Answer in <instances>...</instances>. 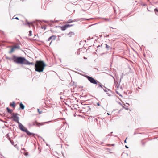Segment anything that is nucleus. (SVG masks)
<instances>
[{"label": "nucleus", "mask_w": 158, "mask_h": 158, "mask_svg": "<svg viewBox=\"0 0 158 158\" xmlns=\"http://www.w3.org/2000/svg\"><path fill=\"white\" fill-rule=\"evenodd\" d=\"M18 114L16 113H13L11 118H13V120L17 122L19 124V129L21 131L26 133L28 135L30 136L32 133L29 132L27 129L24 127L23 125L19 122V117L17 116Z\"/></svg>", "instance_id": "f257e3e1"}, {"label": "nucleus", "mask_w": 158, "mask_h": 158, "mask_svg": "<svg viewBox=\"0 0 158 158\" xmlns=\"http://www.w3.org/2000/svg\"><path fill=\"white\" fill-rule=\"evenodd\" d=\"M45 64L42 61H36L35 64L36 71L40 73L43 71Z\"/></svg>", "instance_id": "f03ea898"}, {"label": "nucleus", "mask_w": 158, "mask_h": 158, "mask_svg": "<svg viewBox=\"0 0 158 158\" xmlns=\"http://www.w3.org/2000/svg\"><path fill=\"white\" fill-rule=\"evenodd\" d=\"M13 59L14 62L17 64H24L27 60L24 57H17L15 55L13 56Z\"/></svg>", "instance_id": "7ed1b4c3"}, {"label": "nucleus", "mask_w": 158, "mask_h": 158, "mask_svg": "<svg viewBox=\"0 0 158 158\" xmlns=\"http://www.w3.org/2000/svg\"><path fill=\"white\" fill-rule=\"evenodd\" d=\"M86 77L91 83L94 84H97L99 82L98 81L90 76H86Z\"/></svg>", "instance_id": "20e7f679"}, {"label": "nucleus", "mask_w": 158, "mask_h": 158, "mask_svg": "<svg viewBox=\"0 0 158 158\" xmlns=\"http://www.w3.org/2000/svg\"><path fill=\"white\" fill-rule=\"evenodd\" d=\"M20 48V47L19 45H15L13 46L11 49L10 51L9 52V53L11 54L15 50L18 49H19Z\"/></svg>", "instance_id": "39448f33"}, {"label": "nucleus", "mask_w": 158, "mask_h": 158, "mask_svg": "<svg viewBox=\"0 0 158 158\" xmlns=\"http://www.w3.org/2000/svg\"><path fill=\"white\" fill-rule=\"evenodd\" d=\"M73 26V25H70L69 24H66L64 26L61 27V29L62 31L65 30L67 28L69 27H70Z\"/></svg>", "instance_id": "423d86ee"}, {"label": "nucleus", "mask_w": 158, "mask_h": 158, "mask_svg": "<svg viewBox=\"0 0 158 158\" xmlns=\"http://www.w3.org/2000/svg\"><path fill=\"white\" fill-rule=\"evenodd\" d=\"M105 47V48L108 49V48L110 47V46H108L106 44H102L101 46L98 45L97 47V48H98L99 47Z\"/></svg>", "instance_id": "0eeeda50"}, {"label": "nucleus", "mask_w": 158, "mask_h": 158, "mask_svg": "<svg viewBox=\"0 0 158 158\" xmlns=\"http://www.w3.org/2000/svg\"><path fill=\"white\" fill-rule=\"evenodd\" d=\"M25 64L34 65V64L33 62H30L27 60H26V62L25 63Z\"/></svg>", "instance_id": "6e6552de"}, {"label": "nucleus", "mask_w": 158, "mask_h": 158, "mask_svg": "<svg viewBox=\"0 0 158 158\" xmlns=\"http://www.w3.org/2000/svg\"><path fill=\"white\" fill-rule=\"evenodd\" d=\"M52 38H53V40H54L56 39V36L54 35H52L51 37H50L48 40V41H50L52 39Z\"/></svg>", "instance_id": "1a4fd4ad"}, {"label": "nucleus", "mask_w": 158, "mask_h": 158, "mask_svg": "<svg viewBox=\"0 0 158 158\" xmlns=\"http://www.w3.org/2000/svg\"><path fill=\"white\" fill-rule=\"evenodd\" d=\"M123 78L122 77H121V78L120 79L119 83H117V84L116 85L115 87H116V88L118 89L119 87V85H120V83L121 80L122 78Z\"/></svg>", "instance_id": "9d476101"}, {"label": "nucleus", "mask_w": 158, "mask_h": 158, "mask_svg": "<svg viewBox=\"0 0 158 158\" xmlns=\"http://www.w3.org/2000/svg\"><path fill=\"white\" fill-rule=\"evenodd\" d=\"M50 121H48V122H44V123H38L36 122H35V123H36V125L37 126H39L40 125H43L44 124V123H48V122H50Z\"/></svg>", "instance_id": "9b49d317"}, {"label": "nucleus", "mask_w": 158, "mask_h": 158, "mask_svg": "<svg viewBox=\"0 0 158 158\" xmlns=\"http://www.w3.org/2000/svg\"><path fill=\"white\" fill-rule=\"evenodd\" d=\"M19 106L21 109L23 110L24 109V106L22 103H20Z\"/></svg>", "instance_id": "f8f14e48"}, {"label": "nucleus", "mask_w": 158, "mask_h": 158, "mask_svg": "<svg viewBox=\"0 0 158 158\" xmlns=\"http://www.w3.org/2000/svg\"><path fill=\"white\" fill-rule=\"evenodd\" d=\"M7 110L8 113H12V110L10 109H9V108L8 107L7 108Z\"/></svg>", "instance_id": "ddd939ff"}, {"label": "nucleus", "mask_w": 158, "mask_h": 158, "mask_svg": "<svg viewBox=\"0 0 158 158\" xmlns=\"http://www.w3.org/2000/svg\"><path fill=\"white\" fill-rule=\"evenodd\" d=\"M154 11L155 12V14L158 15V9L157 8H156L154 9Z\"/></svg>", "instance_id": "4468645a"}, {"label": "nucleus", "mask_w": 158, "mask_h": 158, "mask_svg": "<svg viewBox=\"0 0 158 158\" xmlns=\"http://www.w3.org/2000/svg\"><path fill=\"white\" fill-rule=\"evenodd\" d=\"M6 59L7 60H13V56L12 57H6Z\"/></svg>", "instance_id": "2eb2a0df"}, {"label": "nucleus", "mask_w": 158, "mask_h": 158, "mask_svg": "<svg viewBox=\"0 0 158 158\" xmlns=\"http://www.w3.org/2000/svg\"><path fill=\"white\" fill-rule=\"evenodd\" d=\"M81 19H74V20H72V22H77V21H80L81 20Z\"/></svg>", "instance_id": "dca6fc26"}, {"label": "nucleus", "mask_w": 158, "mask_h": 158, "mask_svg": "<svg viewBox=\"0 0 158 158\" xmlns=\"http://www.w3.org/2000/svg\"><path fill=\"white\" fill-rule=\"evenodd\" d=\"M10 106H13V107H15V102H13L12 103H11Z\"/></svg>", "instance_id": "f3484780"}, {"label": "nucleus", "mask_w": 158, "mask_h": 158, "mask_svg": "<svg viewBox=\"0 0 158 158\" xmlns=\"http://www.w3.org/2000/svg\"><path fill=\"white\" fill-rule=\"evenodd\" d=\"M15 16H14L13 17V18L12 19H17V20H19V18H18L17 17H15Z\"/></svg>", "instance_id": "a211bd4d"}, {"label": "nucleus", "mask_w": 158, "mask_h": 158, "mask_svg": "<svg viewBox=\"0 0 158 158\" xmlns=\"http://www.w3.org/2000/svg\"><path fill=\"white\" fill-rule=\"evenodd\" d=\"M32 35V31H29V36H31Z\"/></svg>", "instance_id": "6ab92c4d"}, {"label": "nucleus", "mask_w": 158, "mask_h": 158, "mask_svg": "<svg viewBox=\"0 0 158 158\" xmlns=\"http://www.w3.org/2000/svg\"><path fill=\"white\" fill-rule=\"evenodd\" d=\"M98 85L99 87H102V86L103 85H102L100 83L99 84H98Z\"/></svg>", "instance_id": "aec40b11"}, {"label": "nucleus", "mask_w": 158, "mask_h": 158, "mask_svg": "<svg viewBox=\"0 0 158 158\" xmlns=\"http://www.w3.org/2000/svg\"><path fill=\"white\" fill-rule=\"evenodd\" d=\"M68 34L69 35H74V33H73V32H69V33Z\"/></svg>", "instance_id": "412c9836"}, {"label": "nucleus", "mask_w": 158, "mask_h": 158, "mask_svg": "<svg viewBox=\"0 0 158 158\" xmlns=\"http://www.w3.org/2000/svg\"><path fill=\"white\" fill-rule=\"evenodd\" d=\"M41 28L42 29H46V27H45L44 26H42L41 27Z\"/></svg>", "instance_id": "4be33fe9"}, {"label": "nucleus", "mask_w": 158, "mask_h": 158, "mask_svg": "<svg viewBox=\"0 0 158 158\" xmlns=\"http://www.w3.org/2000/svg\"><path fill=\"white\" fill-rule=\"evenodd\" d=\"M104 91L105 92H107L109 90L108 89H103Z\"/></svg>", "instance_id": "5701e85b"}, {"label": "nucleus", "mask_w": 158, "mask_h": 158, "mask_svg": "<svg viewBox=\"0 0 158 158\" xmlns=\"http://www.w3.org/2000/svg\"><path fill=\"white\" fill-rule=\"evenodd\" d=\"M72 20H71V19H69V20H68V22L69 23H71V22H72Z\"/></svg>", "instance_id": "b1692460"}, {"label": "nucleus", "mask_w": 158, "mask_h": 158, "mask_svg": "<svg viewBox=\"0 0 158 158\" xmlns=\"http://www.w3.org/2000/svg\"><path fill=\"white\" fill-rule=\"evenodd\" d=\"M10 142L12 145H14V142L10 141Z\"/></svg>", "instance_id": "393cba45"}, {"label": "nucleus", "mask_w": 158, "mask_h": 158, "mask_svg": "<svg viewBox=\"0 0 158 158\" xmlns=\"http://www.w3.org/2000/svg\"><path fill=\"white\" fill-rule=\"evenodd\" d=\"M109 36V35H104V37H108Z\"/></svg>", "instance_id": "a878e982"}, {"label": "nucleus", "mask_w": 158, "mask_h": 158, "mask_svg": "<svg viewBox=\"0 0 158 158\" xmlns=\"http://www.w3.org/2000/svg\"><path fill=\"white\" fill-rule=\"evenodd\" d=\"M37 110H38V112H39V114H41V112H40V111H39V109H37Z\"/></svg>", "instance_id": "bb28decb"}, {"label": "nucleus", "mask_w": 158, "mask_h": 158, "mask_svg": "<svg viewBox=\"0 0 158 158\" xmlns=\"http://www.w3.org/2000/svg\"><path fill=\"white\" fill-rule=\"evenodd\" d=\"M32 125H35V122H34L32 123Z\"/></svg>", "instance_id": "cd10ccee"}, {"label": "nucleus", "mask_w": 158, "mask_h": 158, "mask_svg": "<svg viewBox=\"0 0 158 158\" xmlns=\"http://www.w3.org/2000/svg\"><path fill=\"white\" fill-rule=\"evenodd\" d=\"M127 137L126 139L124 140V143H126V139H127Z\"/></svg>", "instance_id": "c85d7f7f"}, {"label": "nucleus", "mask_w": 158, "mask_h": 158, "mask_svg": "<svg viewBox=\"0 0 158 158\" xmlns=\"http://www.w3.org/2000/svg\"><path fill=\"white\" fill-rule=\"evenodd\" d=\"M97 105L98 106H99L100 105V104H99V103H97Z\"/></svg>", "instance_id": "c756f323"}, {"label": "nucleus", "mask_w": 158, "mask_h": 158, "mask_svg": "<svg viewBox=\"0 0 158 158\" xmlns=\"http://www.w3.org/2000/svg\"><path fill=\"white\" fill-rule=\"evenodd\" d=\"M105 20L107 21H109V19H105Z\"/></svg>", "instance_id": "7c9ffc66"}, {"label": "nucleus", "mask_w": 158, "mask_h": 158, "mask_svg": "<svg viewBox=\"0 0 158 158\" xmlns=\"http://www.w3.org/2000/svg\"><path fill=\"white\" fill-rule=\"evenodd\" d=\"M118 103L120 105L122 106V104L120 102H119Z\"/></svg>", "instance_id": "2f4dec72"}, {"label": "nucleus", "mask_w": 158, "mask_h": 158, "mask_svg": "<svg viewBox=\"0 0 158 158\" xmlns=\"http://www.w3.org/2000/svg\"><path fill=\"white\" fill-rule=\"evenodd\" d=\"M121 106L123 107V108H125V107L123 105L122 106Z\"/></svg>", "instance_id": "473e14b6"}, {"label": "nucleus", "mask_w": 158, "mask_h": 158, "mask_svg": "<svg viewBox=\"0 0 158 158\" xmlns=\"http://www.w3.org/2000/svg\"><path fill=\"white\" fill-rule=\"evenodd\" d=\"M125 147L127 148H128V147L127 146V145H125Z\"/></svg>", "instance_id": "72a5a7b5"}, {"label": "nucleus", "mask_w": 158, "mask_h": 158, "mask_svg": "<svg viewBox=\"0 0 158 158\" xmlns=\"http://www.w3.org/2000/svg\"><path fill=\"white\" fill-rule=\"evenodd\" d=\"M116 92L117 94H119L118 92V91H117L116 90Z\"/></svg>", "instance_id": "f704fd0d"}, {"label": "nucleus", "mask_w": 158, "mask_h": 158, "mask_svg": "<svg viewBox=\"0 0 158 158\" xmlns=\"http://www.w3.org/2000/svg\"><path fill=\"white\" fill-rule=\"evenodd\" d=\"M27 24L29 25L30 23L28 22H27Z\"/></svg>", "instance_id": "c9c22d12"}, {"label": "nucleus", "mask_w": 158, "mask_h": 158, "mask_svg": "<svg viewBox=\"0 0 158 158\" xmlns=\"http://www.w3.org/2000/svg\"><path fill=\"white\" fill-rule=\"evenodd\" d=\"M125 109L127 110H128V108H125Z\"/></svg>", "instance_id": "e433bc0d"}, {"label": "nucleus", "mask_w": 158, "mask_h": 158, "mask_svg": "<svg viewBox=\"0 0 158 158\" xmlns=\"http://www.w3.org/2000/svg\"><path fill=\"white\" fill-rule=\"evenodd\" d=\"M102 35H100V37L101 38V37H102Z\"/></svg>", "instance_id": "4c0bfd02"}, {"label": "nucleus", "mask_w": 158, "mask_h": 158, "mask_svg": "<svg viewBox=\"0 0 158 158\" xmlns=\"http://www.w3.org/2000/svg\"><path fill=\"white\" fill-rule=\"evenodd\" d=\"M25 155H27V153H25Z\"/></svg>", "instance_id": "58836bf2"}, {"label": "nucleus", "mask_w": 158, "mask_h": 158, "mask_svg": "<svg viewBox=\"0 0 158 158\" xmlns=\"http://www.w3.org/2000/svg\"><path fill=\"white\" fill-rule=\"evenodd\" d=\"M109 27L110 28H113H113H112V27Z\"/></svg>", "instance_id": "ea45409f"}, {"label": "nucleus", "mask_w": 158, "mask_h": 158, "mask_svg": "<svg viewBox=\"0 0 158 158\" xmlns=\"http://www.w3.org/2000/svg\"><path fill=\"white\" fill-rule=\"evenodd\" d=\"M112 77H113V78L114 79V77L113 76H112Z\"/></svg>", "instance_id": "a19ab883"}, {"label": "nucleus", "mask_w": 158, "mask_h": 158, "mask_svg": "<svg viewBox=\"0 0 158 158\" xmlns=\"http://www.w3.org/2000/svg\"><path fill=\"white\" fill-rule=\"evenodd\" d=\"M107 114L108 115H110V114L108 113H107Z\"/></svg>", "instance_id": "79ce46f5"}, {"label": "nucleus", "mask_w": 158, "mask_h": 158, "mask_svg": "<svg viewBox=\"0 0 158 158\" xmlns=\"http://www.w3.org/2000/svg\"><path fill=\"white\" fill-rule=\"evenodd\" d=\"M52 40H53V38H52Z\"/></svg>", "instance_id": "37998d69"}, {"label": "nucleus", "mask_w": 158, "mask_h": 158, "mask_svg": "<svg viewBox=\"0 0 158 158\" xmlns=\"http://www.w3.org/2000/svg\"><path fill=\"white\" fill-rule=\"evenodd\" d=\"M52 40L51 42L50 43V44L52 42Z\"/></svg>", "instance_id": "c03bdc74"}, {"label": "nucleus", "mask_w": 158, "mask_h": 158, "mask_svg": "<svg viewBox=\"0 0 158 158\" xmlns=\"http://www.w3.org/2000/svg\"><path fill=\"white\" fill-rule=\"evenodd\" d=\"M112 133H113V132H111L110 134H112Z\"/></svg>", "instance_id": "a18cd8bd"}, {"label": "nucleus", "mask_w": 158, "mask_h": 158, "mask_svg": "<svg viewBox=\"0 0 158 158\" xmlns=\"http://www.w3.org/2000/svg\"><path fill=\"white\" fill-rule=\"evenodd\" d=\"M114 83H116V82H115V81H114Z\"/></svg>", "instance_id": "49530a36"}, {"label": "nucleus", "mask_w": 158, "mask_h": 158, "mask_svg": "<svg viewBox=\"0 0 158 158\" xmlns=\"http://www.w3.org/2000/svg\"><path fill=\"white\" fill-rule=\"evenodd\" d=\"M114 144H112V145H113V146H114Z\"/></svg>", "instance_id": "de8ad7c7"}]
</instances>
